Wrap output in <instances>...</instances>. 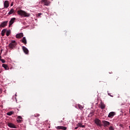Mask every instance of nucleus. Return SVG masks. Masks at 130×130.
I'll use <instances>...</instances> for the list:
<instances>
[{
  "label": "nucleus",
  "mask_w": 130,
  "mask_h": 130,
  "mask_svg": "<svg viewBox=\"0 0 130 130\" xmlns=\"http://www.w3.org/2000/svg\"><path fill=\"white\" fill-rule=\"evenodd\" d=\"M17 14L18 15H19V16H24V17H29L30 16L29 13H27L26 12L22 10H18L17 11Z\"/></svg>",
  "instance_id": "obj_1"
},
{
  "label": "nucleus",
  "mask_w": 130,
  "mask_h": 130,
  "mask_svg": "<svg viewBox=\"0 0 130 130\" xmlns=\"http://www.w3.org/2000/svg\"><path fill=\"white\" fill-rule=\"evenodd\" d=\"M17 45V43H16V41H12L11 43H10L9 45V47L11 49H14L16 46Z\"/></svg>",
  "instance_id": "obj_2"
},
{
  "label": "nucleus",
  "mask_w": 130,
  "mask_h": 130,
  "mask_svg": "<svg viewBox=\"0 0 130 130\" xmlns=\"http://www.w3.org/2000/svg\"><path fill=\"white\" fill-rule=\"evenodd\" d=\"M94 123L98 126H100V127H101L102 126V123L101 122V120H100L99 119L96 118L94 120Z\"/></svg>",
  "instance_id": "obj_3"
},
{
  "label": "nucleus",
  "mask_w": 130,
  "mask_h": 130,
  "mask_svg": "<svg viewBox=\"0 0 130 130\" xmlns=\"http://www.w3.org/2000/svg\"><path fill=\"white\" fill-rule=\"evenodd\" d=\"M8 22L9 21H5L1 23L0 28H5L6 26H8Z\"/></svg>",
  "instance_id": "obj_4"
},
{
  "label": "nucleus",
  "mask_w": 130,
  "mask_h": 130,
  "mask_svg": "<svg viewBox=\"0 0 130 130\" xmlns=\"http://www.w3.org/2000/svg\"><path fill=\"white\" fill-rule=\"evenodd\" d=\"M42 3H44V5L45 6H50V1L48 0H42Z\"/></svg>",
  "instance_id": "obj_5"
},
{
  "label": "nucleus",
  "mask_w": 130,
  "mask_h": 130,
  "mask_svg": "<svg viewBox=\"0 0 130 130\" xmlns=\"http://www.w3.org/2000/svg\"><path fill=\"white\" fill-rule=\"evenodd\" d=\"M15 20H16V18L15 17L11 18V19L9 21V27H11V26H12V25L14 24Z\"/></svg>",
  "instance_id": "obj_6"
},
{
  "label": "nucleus",
  "mask_w": 130,
  "mask_h": 130,
  "mask_svg": "<svg viewBox=\"0 0 130 130\" xmlns=\"http://www.w3.org/2000/svg\"><path fill=\"white\" fill-rule=\"evenodd\" d=\"M102 122L103 123L104 126H105V127L108 126L109 125H110V122H109L107 121L103 120L102 121Z\"/></svg>",
  "instance_id": "obj_7"
},
{
  "label": "nucleus",
  "mask_w": 130,
  "mask_h": 130,
  "mask_svg": "<svg viewBox=\"0 0 130 130\" xmlns=\"http://www.w3.org/2000/svg\"><path fill=\"white\" fill-rule=\"evenodd\" d=\"M8 126H9V127H11L12 128H17V127L16 126V125L13 124V123L9 122L8 123Z\"/></svg>",
  "instance_id": "obj_8"
},
{
  "label": "nucleus",
  "mask_w": 130,
  "mask_h": 130,
  "mask_svg": "<svg viewBox=\"0 0 130 130\" xmlns=\"http://www.w3.org/2000/svg\"><path fill=\"white\" fill-rule=\"evenodd\" d=\"M10 6V4L9 3V1H5L4 2V8L5 9H8L9 6Z\"/></svg>",
  "instance_id": "obj_9"
},
{
  "label": "nucleus",
  "mask_w": 130,
  "mask_h": 130,
  "mask_svg": "<svg viewBox=\"0 0 130 130\" xmlns=\"http://www.w3.org/2000/svg\"><path fill=\"white\" fill-rule=\"evenodd\" d=\"M22 119H23V118H22L21 116H18L16 121L18 123H21V122H22Z\"/></svg>",
  "instance_id": "obj_10"
},
{
  "label": "nucleus",
  "mask_w": 130,
  "mask_h": 130,
  "mask_svg": "<svg viewBox=\"0 0 130 130\" xmlns=\"http://www.w3.org/2000/svg\"><path fill=\"white\" fill-rule=\"evenodd\" d=\"M22 49L25 54H28V53H29V50L28 49H27V48H26V47L22 46Z\"/></svg>",
  "instance_id": "obj_11"
},
{
  "label": "nucleus",
  "mask_w": 130,
  "mask_h": 130,
  "mask_svg": "<svg viewBox=\"0 0 130 130\" xmlns=\"http://www.w3.org/2000/svg\"><path fill=\"white\" fill-rule=\"evenodd\" d=\"M115 114H116L115 113V112H111L109 113L108 117L109 118H111V117H113V116H114V115H115Z\"/></svg>",
  "instance_id": "obj_12"
},
{
  "label": "nucleus",
  "mask_w": 130,
  "mask_h": 130,
  "mask_svg": "<svg viewBox=\"0 0 130 130\" xmlns=\"http://www.w3.org/2000/svg\"><path fill=\"white\" fill-rule=\"evenodd\" d=\"M57 129H63V130H66L67 127H64L63 126H57L55 127Z\"/></svg>",
  "instance_id": "obj_13"
},
{
  "label": "nucleus",
  "mask_w": 130,
  "mask_h": 130,
  "mask_svg": "<svg viewBox=\"0 0 130 130\" xmlns=\"http://www.w3.org/2000/svg\"><path fill=\"white\" fill-rule=\"evenodd\" d=\"M21 42L23 43L24 45L27 44V40L26 39V37H23L21 40Z\"/></svg>",
  "instance_id": "obj_14"
},
{
  "label": "nucleus",
  "mask_w": 130,
  "mask_h": 130,
  "mask_svg": "<svg viewBox=\"0 0 130 130\" xmlns=\"http://www.w3.org/2000/svg\"><path fill=\"white\" fill-rule=\"evenodd\" d=\"M23 36V33L20 32L19 34H17L16 37V38H22Z\"/></svg>",
  "instance_id": "obj_15"
},
{
  "label": "nucleus",
  "mask_w": 130,
  "mask_h": 130,
  "mask_svg": "<svg viewBox=\"0 0 130 130\" xmlns=\"http://www.w3.org/2000/svg\"><path fill=\"white\" fill-rule=\"evenodd\" d=\"M6 32H7V29L6 28L4 29L1 32L2 36H5V34H6Z\"/></svg>",
  "instance_id": "obj_16"
},
{
  "label": "nucleus",
  "mask_w": 130,
  "mask_h": 130,
  "mask_svg": "<svg viewBox=\"0 0 130 130\" xmlns=\"http://www.w3.org/2000/svg\"><path fill=\"white\" fill-rule=\"evenodd\" d=\"M100 108H101V109H104V108H105V104H104V103L101 102Z\"/></svg>",
  "instance_id": "obj_17"
},
{
  "label": "nucleus",
  "mask_w": 130,
  "mask_h": 130,
  "mask_svg": "<svg viewBox=\"0 0 130 130\" xmlns=\"http://www.w3.org/2000/svg\"><path fill=\"white\" fill-rule=\"evenodd\" d=\"M14 114V111H10L7 113V115H9V116H11V115H13Z\"/></svg>",
  "instance_id": "obj_18"
},
{
  "label": "nucleus",
  "mask_w": 130,
  "mask_h": 130,
  "mask_svg": "<svg viewBox=\"0 0 130 130\" xmlns=\"http://www.w3.org/2000/svg\"><path fill=\"white\" fill-rule=\"evenodd\" d=\"M78 106L79 109H80V110H83V109H84V107H83V106L80 104H78Z\"/></svg>",
  "instance_id": "obj_19"
},
{
  "label": "nucleus",
  "mask_w": 130,
  "mask_h": 130,
  "mask_svg": "<svg viewBox=\"0 0 130 130\" xmlns=\"http://www.w3.org/2000/svg\"><path fill=\"white\" fill-rule=\"evenodd\" d=\"M10 34H11V30H7L6 31V35H7V36H9Z\"/></svg>",
  "instance_id": "obj_20"
},
{
  "label": "nucleus",
  "mask_w": 130,
  "mask_h": 130,
  "mask_svg": "<svg viewBox=\"0 0 130 130\" xmlns=\"http://www.w3.org/2000/svg\"><path fill=\"white\" fill-rule=\"evenodd\" d=\"M14 13V9H12L9 12L8 14L9 15H12Z\"/></svg>",
  "instance_id": "obj_21"
},
{
  "label": "nucleus",
  "mask_w": 130,
  "mask_h": 130,
  "mask_svg": "<svg viewBox=\"0 0 130 130\" xmlns=\"http://www.w3.org/2000/svg\"><path fill=\"white\" fill-rule=\"evenodd\" d=\"M2 67L3 68H4V69H5V70H7V69H8V65H7L6 64H3Z\"/></svg>",
  "instance_id": "obj_22"
},
{
  "label": "nucleus",
  "mask_w": 130,
  "mask_h": 130,
  "mask_svg": "<svg viewBox=\"0 0 130 130\" xmlns=\"http://www.w3.org/2000/svg\"><path fill=\"white\" fill-rule=\"evenodd\" d=\"M109 130H114V127H113V126H110L109 128Z\"/></svg>",
  "instance_id": "obj_23"
},
{
  "label": "nucleus",
  "mask_w": 130,
  "mask_h": 130,
  "mask_svg": "<svg viewBox=\"0 0 130 130\" xmlns=\"http://www.w3.org/2000/svg\"><path fill=\"white\" fill-rule=\"evenodd\" d=\"M0 61H2V62L3 63H6V60H5V59H1Z\"/></svg>",
  "instance_id": "obj_24"
},
{
  "label": "nucleus",
  "mask_w": 130,
  "mask_h": 130,
  "mask_svg": "<svg viewBox=\"0 0 130 130\" xmlns=\"http://www.w3.org/2000/svg\"><path fill=\"white\" fill-rule=\"evenodd\" d=\"M77 126H79V127H81V126H82V123H78L77 124Z\"/></svg>",
  "instance_id": "obj_25"
},
{
  "label": "nucleus",
  "mask_w": 130,
  "mask_h": 130,
  "mask_svg": "<svg viewBox=\"0 0 130 130\" xmlns=\"http://www.w3.org/2000/svg\"><path fill=\"white\" fill-rule=\"evenodd\" d=\"M35 117H38L39 116H40V115L39 114H35Z\"/></svg>",
  "instance_id": "obj_26"
},
{
  "label": "nucleus",
  "mask_w": 130,
  "mask_h": 130,
  "mask_svg": "<svg viewBox=\"0 0 130 130\" xmlns=\"http://www.w3.org/2000/svg\"><path fill=\"white\" fill-rule=\"evenodd\" d=\"M42 15V13H39L38 14V17H40V16Z\"/></svg>",
  "instance_id": "obj_27"
},
{
  "label": "nucleus",
  "mask_w": 130,
  "mask_h": 130,
  "mask_svg": "<svg viewBox=\"0 0 130 130\" xmlns=\"http://www.w3.org/2000/svg\"><path fill=\"white\" fill-rule=\"evenodd\" d=\"M14 6V3H12L11 4V7H13Z\"/></svg>",
  "instance_id": "obj_28"
},
{
  "label": "nucleus",
  "mask_w": 130,
  "mask_h": 130,
  "mask_svg": "<svg viewBox=\"0 0 130 130\" xmlns=\"http://www.w3.org/2000/svg\"><path fill=\"white\" fill-rule=\"evenodd\" d=\"M108 94L109 95V96H111V97H113V96L110 94V93H108Z\"/></svg>",
  "instance_id": "obj_29"
},
{
  "label": "nucleus",
  "mask_w": 130,
  "mask_h": 130,
  "mask_svg": "<svg viewBox=\"0 0 130 130\" xmlns=\"http://www.w3.org/2000/svg\"><path fill=\"white\" fill-rule=\"evenodd\" d=\"M1 55H2V54H0V60H1V59H2V56H1Z\"/></svg>",
  "instance_id": "obj_30"
},
{
  "label": "nucleus",
  "mask_w": 130,
  "mask_h": 130,
  "mask_svg": "<svg viewBox=\"0 0 130 130\" xmlns=\"http://www.w3.org/2000/svg\"><path fill=\"white\" fill-rule=\"evenodd\" d=\"M81 127H85V125H81Z\"/></svg>",
  "instance_id": "obj_31"
},
{
  "label": "nucleus",
  "mask_w": 130,
  "mask_h": 130,
  "mask_svg": "<svg viewBox=\"0 0 130 130\" xmlns=\"http://www.w3.org/2000/svg\"><path fill=\"white\" fill-rule=\"evenodd\" d=\"M78 127H76L75 128V129H78Z\"/></svg>",
  "instance_id": "obj_32"
},
{
  "label": "nucleus",
  "mask_w": 130,
  "mask_h": 130,
  "mask_svg": "<svg viewBox=\"0 0 130 130\" xmlns=\"http://www.w3.org/2000/svg\"><path fill=\"white\" fill-rule=\"evenodd\" d=\"M1 52H3V49L1 50Z\"/></svg>",
  "instance_id": "obj_33"
},
{
  "label": "nucleus",
  "mask_w": 130,
  "mask_h": 130,
  "mask_svg": "<svg viewBox=\"0 0 130 130\" xmlns=\"http://www.w3.org/2000/svg\"><path fill=\"white\" fill-rule=\"evenodd\" d=\"M15 96H17V94H15Z\"/></svg>",
  "instance_id": "obj_34"
},
{
  "label": "nucleus",
  "mask_w": 130,
  "mask_h": 130,
  "mask_svg": "<svg viewBox=\"0 0 130 130\" xmlns=\"http://www.w3.org/2000/svg\"><path fill=\"white\" fill-rule=\"evenodd\" d=\"M64 118H63V120H64Z\"/></svg>",
  "instance_id": "obj_35"
},
{
  "label": "nucleus",
  "mask_w": 130,
  "mask_h": 130,
  "mask_svg": "<svg viewBox=\"0 0 130 130\" xmlns=\"http://www.w3.org/2000/svg\"><path fill=\"white\" fill-rule=\"evenodd\" d=\"M61 122H62V121H61Z\"/></svg>",
  "instance_id": "obj_36"
},
{
  "label": "nucleus",
  "mask_w": 130,
  "mask_h": 130,
  "mask_svg": "<svg viewBox=\"0 0 130 130\" xmlns=\"http://www.w3.org/2000/svg\"><path fill=\"white\" fill-rule=\"evenodd\" d=\"M0 54H2V53H0Z\"/></svg>",
  "instance_id": "obj_37"
}]
</instances>
